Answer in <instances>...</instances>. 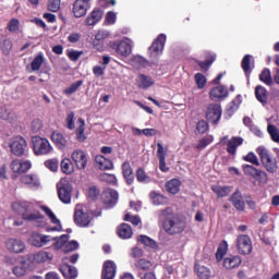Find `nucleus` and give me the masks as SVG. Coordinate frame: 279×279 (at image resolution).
I'll return each instance as SVG.
<instances>
[{
    "label": "nucleus",
    "mask_w": 279,
    "mask_h": 279,
    "mask_svg": "<svg viewBox=\"0 0 279 279\" xmlns=\"http://www.w3.org/2000/svg\"><path fill=\"white\" fill-rule=\"evenodd\" d=\"M238 252L241 255H250L253 251L252 240L246 234H240L236 239Z\"/></svg>",
    "instance_id": "8"
},
{
    "label": "nucleus",
    "mask_w": 279,
    "mask_h": 279,
    "mask_svg": "<svg viewBox=\"0 0 279 279\" xmlns=\"http://www.w3.org/2000/svg\"><path fill=\"white\" fill-rule=\"evenodd\" d=\"M243 144V138L232 137L227 144V151L234 156L239 146Z\"/></svg>",
    "instance_id": "33"
},
{
    "label": "nucleus",
    "mask_w": 279,
    "mask_h": 279,
    "mask_svg": "<svg viewBox=\"0 0 279 279\" xmlns=\"http://www.w3.org/2000/svg\"><path fill=\"white\" fill-rule=\"evenodd\" d=\"M118 238L130 240L133 236V229L129 223H121L117 229Z\"/></svg>",
    "instance_id": "24"
},
{
    "label": "nucleus",
    "mask_w": 279,
    "mask_h": 279,
    "mask_svg": "<svg viewBox=\"0 0 279 279\" xmlns=\"http://www.w3.org/2000/svg\"><path fill=\"white\" fill-rule=\"evenodd\" d=\"M228 251V244L226 241H222L216 252V259L217 262H221L223 256L227 254Z\"/></svg>",
    "instance_id": "42"
},
{
    "label": "nucleus",
    "mask_w": 279,
    "mask_h": 279,
    "mask_svg": "<svg viewBox=\"0 0 279 279\" xmlns=\"http://www.w3.org/2000/svg\"><path fill=\"white\" fill-rule=\"evenodd\" d=\"M211 143H213V136H205L198 141L196 148L204 149V148L208 147V145H210Z\"/></svg>",
    "instance_id": "54"
},
{
    "label": "nucleus",
    "mask_w": 279,
    "mask_h": 279,
    "mask_svg": "<svg viewBox=\"0 0 279 279\" xmlns=\"http://www.w3.org/2000/svg\"><path fill=\"white\" fill-rule=\"evenodd\" d=\"M229 96V90L225 85H219L210 89L209 98L211 100H223Z\"/></svg>",
    "instance_id": "18"
},
{
    "label": "nucleus",
    "mask_w": 279,
    "mask_h": 279,
    "mask_svg": "<svg viewBox=\"0 0 279 279\" xmlns=\"http://www.w3.org/2000/svg\"><path fill=\"white\" fill-rule=\"evenodd\" d=\"M256 181L260 183H267L268 182V175L265 171L259 170L256 172L255 178Z\"/></svg>",
    "instance_id": "60"
},
{
    "label": "nucleus",
    "mask_w": 279,
    "mask_h": 279,
    "mask_svg": "<svg viewBox=\"0 0 279 279\" xmlns=\"http://www.w3.org/2000/svg\"><path fill=\"white\" fill-rule=\"evenodd\" d=\"M149 198L154 206H166V204H169V198L156 191L149 193Z\"/></svg>",
    "instance_id": "28"
},
{
    "label": "nucleus",
    "mask_w": 279,
    "mask_h": 279,
    "mask_svg": "<svg viewBox=\"0 0 279 279\" xmlns=\"http://www.w3.org/2000/svg\"><path fill=\"white\" fill-rule=\"evenodd\" d=\"M241 66L243 69V72L245 73L246 77L250 78V75H251V72H252V70H251V56L250 54H245L243 57Z\"/></svg>",
    "instance_id": "41"
},
{
    "label": "nucleus",
    "mask_w": 279,
    "mask_h": 279,
    "mask_svg": "<svg viewBox=\"0 0 279 279\" xmlns=\"http://www.w3.org/2000/svg\"><path fill=\"white\" fill-rule=\"evenodd\" d=\"M104 16V12L100 9H95L86 19V25L88 27H94L97 23H100Z\"/></svg>",
    "instance_id": "25"
},
{
    "label": "nucleus",
    "mask_w": 279,
    "mask_h": 279,
    "mask_svg": "<svg viewBox=\"0 0 279 279\" xmlns=\"http://www.w3.org/2000/svg\"><path fill=\"white\" fill-rule=\"evenodd\" d=\"M123 221L130 222L134 227H138L142 223V220L138 216H132L131 214H125Z\"/></svg>",
    "instance_id": "50"
},
{
    "label": "nucleus",
    "mask_w": 279,
    "mask_h": 279,
    "mask_svg": "<svg viewBox=\"0 0 279 279\" xmlns=\"http://www.w3.org/2000/svg\"><path fill=\"white\" fill-rule=\"evenodd\" d=\"M90 8V0H76L73 4V14L75 19H82Z\"/></svg>",
    "instance_id": "14"
},
{
    "label": "nucleus",
    "mask_w": 279,
    "mask_h": 279,
    "mask_svg": "<svg viewBox=\"0 0 279 279\" xmlns=\"http://www.w3.org/2000/svg\"><path fill=\"white\" fill-rule=\"evenodd\" d=\"M157 216L162 222V230L169 236L183 234L187 228L186 220L182 216L174 214L171 207L159 209Z\"/></svg>",
    "instance_id": "1"
},
{
    "label": "nucleus",
    "mask_w": 279,
    "mask_h": 279,
    "mask_svg": "<svg viewBox=\"0 0 279 279\" xmlns=\"http://www.w3.org/2000/svg\"><path fill=\"white\" fill-rule=\"evenodd\" d=\"M20 182L31 189H38L40 186V180L36 174H23L20 177Z\"/></svg>",
    "instance_id": "21"
},
{
    "label": "nucleus",
    "mask_w": 279,
    "mask_h": 279,
    "mask_svg": "<svg viewBox=\"0 0 279 279\" xmlns=\"http://www.w3.org/2000/svg\"><path fill=\"white\" fill-rule=\"evenodd\" d=\"M61 171L65 174H71L74 171V165L69 158L61 161Z\"/></svg>",
    "instance_id": "40"
},
{
    "label": "nucleus",
    "mask_w": 279,
    "mask_h": 279,
    "mask_svg": "<svg viewBox=\"0 0 279 279\" xmlns=\"http://www.w3.org/2000/svg\"><path fill=\"white\" fill-rule=\"evenodd\" d=\"M95 161L99 165L101 170H112L114 168L113 162L101 155L96 156Z\"/></svg>",
    "instance_id": "34"
},
{
    "label": "nucleus",
    "mask_w": 279,
    "mask_h": 279,
    "mask_svg": "<svg viewBox=\"0 0 279 279\" xmlns=\"http://www.w3.org/2000/svg\"><path fill=\"white\" fill-rule=\"evenodd\" d=\"M12 155L21 157L25 155V149L27 148V141L23 136H15L12 138L9 145Z\"/></svg>",
    "instance_id": "7"
},
{
    "label": "nucleus",
    "mask_w": 279,
    "mask_h": 279,
    "mask_svg": "<svg viewBox=\"0 0 279 279\" xmlns=\"http://www.w3.org/2000/svg\"><path fill=\"white\" fill-rule=\"evenodd\" d=\"M80 247V244L77 243V241H70L68 242L64 247H63V251L64 253H71V252H74L76 250H78Z\"/></svg>",
    "instance_id": "55"
},
{
    "label": "nucleus",
    "mask_w": 279,
    "mask_h": 279,
    "mask_svg": "<svg viewBox=\"0 0 279 279\" xmlns=\"http://www.w3.org/2000/svg\"><path fill=\"white\" fill-rule=\"evenodd\" d=\"M61 7V0H48L47 8L51 12H58Z\"/></svg>",
    "instance_id": "56"
},
{
    "label": "nucleus",
    "mask_w": 279,
    "mask_h": 279,
    "mask_svg": "<svg viewBox=\"0 0 279 279\" xmlns=\"http://www.w3.org/2000/svg\"><path fill=\"white\" fill-rule=\"evenodd\" d=\"M28 242L32 246L41 248L46 246L49 242H51L50 235L40 234L38 232H33L29 236Z\"/></svg>",
    "instance_id": "13"
},
{
    "label": "nucleus",
    "mask_w": 279,
    "mask_h": 279,
    "mask_svg": "<svg viewBox=\"0 0 279 279\" xmlns=\"http://www.w3.org/2000/svg\"><path fill=\"white\" fill-rule=\"evenodd\" d=\"M213 191L219 196V197H226L230 194L232 189L230 186H214Z\"/></svg>",
    "instance_id": "48"
},
{
    "label": "nucleus",
    "mask_w": 279,
    "mask_h": 279,
    "mask_svg": "<svg viewBox=\"0 0 279 279\" xmlns=\"http://www.w3.org/2000/svg\"><path fill=\"white\" fill-rule=\"evenodd\" d=\"M83 85V80H78L74 83L71 84V86L66 87L64 89V94L70 96L73 95L74 93H76L78 90V88Z\"/></svg>",
    "instance_id": "47"
},
{
    "label": "nucleus",
    "mask_w": 279,
    "mask_h": 279,
    "mask_svg": "<svg viewBox=\"0 0 279 279\" xmlns=\"http://www.w3.org/2000/svg\"><path fill=\"white\" fill-rule=\"evenodd\" d=\"M60 271L65 279H75L77 277V269L74 266L63 264Z\"/></svg>",
    "instance_id": "30"
},
{
    "label": "nucleus",
    "mask_w": 279,
    "mask_h": 279,
    "mask_svg": "<svg viewBox=\"0 0 279 279\" xmlns=\"http://www.w3.org/2000/svg\"><path fill=\"white\" fill-rule=\"evenodd\" d=\"M167 43V36L165 34H160L157 38L153 41L150 47L148 48V53L151 59H158L165 49Z\"/></svg>",
    "instance_id": "4"
},
{
    "label": "nucleus",
    "mask_w": 279,
    "mask_h": 279,
    "mask_svg": "<svg viewBox=\"0 0 279 279\" xmlns=\"http://www.w3.org/2000/svg\"><path fill=\"white\" fill-rule=\"evenodd\" d=\"M259 80L267 86H272L274 84L271 71L268 68L264 69L263 72L259 74Z\"/></svg>",
    "instance_id": "38"
},
{
    "label": "nucleus",
    "mask_w": 279,
    "mask_h": 279,
    "mask_svg": "<svg viewBox=\"0 0 279 279\" xmlns=\"http://www.w3.org/2000/svg\"><path fill=\"white\" fill-rule=\"evenodd\" d=\"M196 130L198 133L205 134L208 132V122H206V120H199V122L196 124Z\"/></svg>",
    "instance_id": "62"
},
{
    "label": "nucleus",
    "mask_w": 279,
    "mask_h": 279,
    "mask_svg": "<svg viewBox=\"0 0 279 279\" xmlns=\"http://www.w3.org/2000/svg\"><path fill=\"white\" fill-rule=\"evenodd\" d=\"M12 210L22 216V219L27 222H34L36 228H44L47 225L46 217L39 211L34 210V203L28 201L15 202L12 204Z\"/></svg>",
    "instance_id": "2"
},
{
    "label": "nucleus",
    "mask_w": 279,
    "mask_h": 279,
    "mask_svg": "<svg viewBox=\"0 0 279 279\" xmlns=\"http://www.w3.org/2000/svg\"><path fill=\"white\" fill-rule=\"evenodd\" d=\"M78 122H81V124H80V128L76 130V137L80 143H83L87 138L86 135L84 134L85 122H84V120H82V118H80Z\"/></svg>",
    "instance_id": "46"
},
{
    "label": "nucleus",
    "mask_w": 279,
    "mask_h": 279,
    "mask_svg": "<svg viewBox=\"0 0 279 279\" xmlns=\"http://www.w3.org/2000/svg\"><path fill=\"white\" fill-rule=\"evenodd\" d=\"M71 158L78 170H84L87 167L88 156L84 150L75 149L72 153Z\"/></svg>",
    "instance_id": "10"
},
{
    "label": "nucleus",
    "mask_w": 279,
    "mask_h": 279,
    "mask_svg": "<svg viewBox=\"0 0 279 279\" xmlns=\"http://www.w3.org/2000/svg\"><path fill=\"white\" fill-rule=\"evenodd\" d=\"M13 49V41L11 39H4L1 44V51L4 56H9Z\"/></svg>",
    "instance_id": "49"
},
{
    "label": "nucleus",
    "mask_w": 279,
    "mask_h": 279,
    "mask_svg": "<svg viewBox=\"0 0 279 279\" xmlns=\"http://www.w3.org/2000/svg\"><path fill=\"white\" fill-rule=\"evenodd\" d=\"M215 60H216V56L209 53L206 57L205 61L197 60L196 63L201 68L202 71L208 72V70H210V66L213 65V63H215Z\"/></svg>",
    "instance_id": "35"
},
{
    "label": "nucleus",
    "mask_w": 279,
    "mask_h": 279,
    "mask_svg": "<svg viewBox=\"0 0 279 279\" xmlns=\"http://www.w3.org/2000/svg\"><path fill=\"white\" fill-rule=\"evenodd\" d=\"M58 196L62 204H71L73 187L69 182L60 183L57 185Z\"/></svg>",
    "instance_id": "9"
},
{
    "label": "nucleus",
    "mask_w": 279,
    "mask_h": 279,
    "mask_svg": "<svg viewBox=\"0 0 279 279\" xmlns=\"http://www.w3.org/2000/svg\"><path fill=\"white\" fill-rule=\"evenodd\" d=\"M168 148H165L161 143H157V158L159 160V170L161 172H169L170 168L167 167Z\"/></svg>",
    "instance_id": "15"
},
{
    "label": "nucleus",
    "mask_w": 279,
    "mask_h": 279,
    "mask_svg": "<svg viewBox=\"0 0 279 279\" xmlns=\"http://www.w3.org/2000/svg\"><path fill=\"white\" fill-rule=\"evenodd\" d=\"M256 153L259 155L263 166L270 173H275L278 169V162L276 158L272 157L270 151L264 146H260L256 149Z\"/></svg>",
    "instance_id": "3"
},
{
    "label": "nucleus",
    "mask_w": 279,
    "mask_h": 279,
    "mask_svg": "<svg viewBox=\"0 0 279 279\" xmlns=\"http://www.w3.org/2000/svg\"><path fill=\"white\" fill-rule=\"evenodd\" d=\"M51 140L56 144V146L60 149H63L66 146V140L60 132L54 131L51 134Z\"/></svg>",
    "instance_id": "36"
},
{
    "label": "nucleus",
    "mask_w": 279,
    "mask_h": 279,
    "mask_svg": "<svg viewBox=\"0 0 279 279\" xmlns=\"http://www.w3.org/2000/svg\"><path fill=\"white\" fill-rule=\"evenodd\" d=\"M243 159L247 162L255 165V166H260L259 160L254 153H248Z\"/></svg>",
    "instance_id": "64"
},
{
    "label": "nucleus",
    "mask_w": 279,
    "mask_h": 279,
    "mask_svg": "<svg viewBox=\"0 0 279 279\" xmlns=\"http://www.w3.org/2000/svg\"><path fill=\"white\" fill-rule=\"evenodd\" d=\"M122 175L128 185H132L135 181L133 168L129 161L122 163Z\"/></svg>",
    "instance_id": "22"
},
{
    "label": "nucleus",
    "mask_w": 279,
    "mask_h": 279,
    "mask_svg": "<svg viewBox=\"0 0 279 279\" xmlns=\"http://www.w3.org/2000/svg\"><path fill=\"white\" fill-rule=\"evenodd\" d=\"M5 247L10 253L23 254L25 252V242L21 239H8L5 242Z\"/></svg>",
    "instance_id": "12"
},
{
    "label": "nucleus",
    "mask_w": 279,
    "mask_h": 279,
    "mask_svg": "<svg viewBox=\"0 0 279 279\" xmlns=\"http://www.w3.org/2000/svg\"><path fill=\"white\" fill-rule=\"evenodd\" d=\"M230 202L232 203V206H234L236 210H240V211L244 210L245 203L242 198V194L239 191L232 194V196L230 197Z\"/></svg>",
    "instance_id": "31"
},
{
    "label": "nucleus",
    "mask_w": 279,
    "mask_h": 279,
    "mask_svg": "<svg viewBox=\"0 0 279 279\" xmlns=\"http://www.w3.org/2000/svg\"><path fill=\"white\" fill-rule=\"evenodd\" d=\"M111 49L116 50V53L123 58H128L132 53V46L124 40L111 43Z\"/></svg>",
    "instance_id": "11"
},
{
    "label": "nucleus",
    "mask_w": 279,
    "mask_h": 279,
    "mask_svg": "<svg viewBox=\"0 0 279 279\" xmlns=\"http://www.w3.org/2000/svg\"><path fill=\"white\" fill-rule=\"evenodd\" d=\"M21 25V22L19 21V19H12L7 26V29H9V32H19V26Z\"/></svg>",
    "instance_id": "58"
},
{
    "label": "nucleus",
    "mask_w": 279,
    "mask_h": 279,
    "mask_svg": "<svg viewBox=\"0 0 279 279\" xmlns=\"http://www.w3.org/2000/svg\"><path fill=\"white\" fill-rule=\"evenodd\" d=\"M222 114L221 105L219 102H213L207 106L205 118L213 124H217Z\"/></svg>",
    "instance_id": "6"
},
{
    "label": "nucleus",
    "mask_w": 279,
    "mask_h": 279,
    "mask_svg": "<svg viewBox=\"0 0 279 279\" xmlns=\"http://www.w3.org/2000/svg\"><path fill=\"white\" fill-rule=\"evenodd\" d=\"M267 131L275 143H279V130L275 124H268Z\"/></svg>",
    "instance_id": "52"
},
{
    "label": "nucleus",
    "mask_w": 279,
    "mask_h": 279,
    "mask_svg": "<svg viewBox=\"0 0 279 279\" xmlns=\"http://www.w3.org/2000/svg\"><path fill=\"white\" fill-rule=\"evenodd\" d=\"M138 271H147L153 267V263L146 258H140L134 263Z\"/></svg>",
    "instance_id": "37"
},
{
    "label": "nucleus",
    "mask_w": 279,
    "mask_h": 279,
    "mask_svg": "<svg viewBox=\"0 0 279 279\" xmlns=\"http://www.w3.org/2000/svg\"><path fill=\"white\" fill-rule=\"evenodd\" d=\"M117 21V14L112 11L107 12V15L105 16V23L107 25H114Z\"/></svg>",
    "instance_id": "63"
},
{
    "label": "nucleus",
    "mask_w": 279,
    "mask_h": 279,
    "mask_svg": "<svg viewBox=\"0 0 279 279\" xmlns=\"http://www.w3.org/2000/svg\"><path fill=\"white\" fill-rule=\"evenodd\" d=\"M135 177L137 182L141 183H149L150 182V177L147 175V173L145 172V170L143 168H138L135 172Z\"/></svg>",
    "instance_id": "45"
},
{
    "label": "nucleus",
    "mask_w": 279,
    "mask_h": 279,
    "mask_svg": "<svg viewBox=\"0 0 279 279\" xmlns=\"http://www.w3.org/2000/svg\"><path fill=\"white\" fill-rule=\"evenodd\" d=\"M155 85V81L153 77L146 74H140L137 76V87L142 89H148L149 87Z\"/></svg>",
    "instance_id": "29"
},
{
    "label": "nucleus",
    "mask_w": 279,
    "mask_h": 279,
    "mask_svg": "<svg viewBox=\"0 0 279 279\" xmlns=\"http://www.w3.org/2000/svg\"><path fill=\"white\" fill-rule=\"evenodd\" d=\"M92 222L90 216L84 213L82 209H77L74 213V223L80 228H87Z\"/></svg>",
    "instance_id": "17"
},
{
    "label": "nucleus",
    "mask_w": 279,
    "mask_h": 279,
    "mask_svg": "<svg viewBox=\"0 0 279 279\" xmlns=\"http://www.w3.org/2000/svg\"><path fill=\"white\" fill-rule=\"evenodd\" d=\"M31 258L36 264H43L49 260H52L53 255L51 253L39 251L31 255Z\"/></svg>",
    "instance_id": "26"
},
{
    "label": "nucleus",
    "mask_w": 279,
    "mask_h": 279,
    "mask_svg": "<svg viewBox=\"0 0 279 279\" xmlns=\"http://www.w3.org/2000/svg\"><path fill=\"white\" fill-rule=\"evenodd\" d=\"M242 259L239 255H229L223 258L222 265L226 270H233L240 267Z\"/></svg>",
    "instance_id": "19"
},
{
    "label": "nucleus",
    "mask_w": 279,
    "mask_h": 279,
    "mask_svg": "<svg viewBox=\"0 0 279 279\" xmlns=\"http://www.w3.org/2000/svg\"><path fill=\"white\" fill-rule=\"evenodd\" d=\"M194 272L198 279H210L213 277V270L209 267L195 263Z\"/></svg>",
    "instance_id": "23"
},
{
    "label": "nucleus",
    "mask_w": 279,
    "mask_h": 279,
    "mask_svg": "<svg viewBox=\"0 0 279 279\" xmlns=\"http://www.w3.org/2000/svg\"><path fill=\"white\" fill-rule=\"evenodd\" d=\"M100 181L102 182H107L108 184H111L113 186L118 185V179L114 174H110V173H101L99 175Z\"/></svg>",
    "instance_id": "44"
},
{
    "label": "nucleus",
    "mask_w": 279,
    "mask_h": 279,
    "mask_svg": "<svg viewBox=\"0 0 279 279\" xmlns=\"http://www.w3.org/2000/svg\"><path fill=\"white\" fill-rule=\"evenodd\" d=\"M44 61H45L44 54H43V52H39V53L35 57V59L32 61V63H31V69H32V71H33V72L39 71L40 68H41V65H43V63H44Z\"/></svg>",
    "instance_id": "39"
},
{
    "label": "nucleus",
    "mask_w": 279,
    "mask_h": 279,
    "mask_svg": "<svg viewBox=\"0 0 279 279\" xmlns=\"http://www.w3.org/2000/svg\"><path fill=\"white\" fill-rule=\"evenodd\" d=\"M117 274V265L113 260L107 259L104 262L101 279H114Z\"/></svg>",
    "instance_id": "16"
},
{
    "label": "nucleus",
    "mask_w": 279,
    "mask_h": 279,
    "mask_svg": "<svg viewBox=\"0 0 279 279\" xmlns=\"http://www.w3.org/2000/svg\"><path fill=\"white\" fill-rule=\"evenodd\" d=\"M119 199V193L116 190L104 192L102 202L107 208H114Z\"/></svg>",
    "instance_id": "20"
},
{
    "label": "nucleus",
    "mask_w": 279,
    "mask_h": 279,
    "mask_svg": "<svg viewBox=\"0 0 279 279\" xmlns=\"http://www.w3.org/2000/svg\"><path fill=\"white\" fill-rule=\"evenodd\" d=\"M32 142H33V150L36 156L49 155L52 150L50 143L46 138L34 136Z\"/></svg>",
    "instance_id": "5"
},
{
    "label": "nucleus",
    "mask_w": 279,
    "mask_h": 279,
    "mask_svg": "<svg viewBox=\"0 0 279 279\" xmlns=\"http://www.w3.org/2000/svg\"><path fill=\"white\" fill-rule=\"evenodd\" d=\"M258 170L259 169H256L255 167L250 166V165H244L243 166L244 174L250 175L253 179L256 177V173H257Z\"/></svg>",
    "instance_id": "57"
},
{
    "label": "nucleus",
    "mask_w": 279,
    "mask_h": 279,
    "mask_svg": "<svg viewBox=\"0 0 279 279\" xmlns=\"http://www.w3.org/2000/svg\"><path fill=\"white\" fill-rule=\"evenodd\" d=\"M255 97L260 104L266 105L268 102V90L266 87L263 85H257L255 87Z\"/></svg>",
    "instance_id": "32"
},
{
    "label": "nucleus",
    "mask_w": 279,
    "mask_h": 279,
    "mask_svg": "<svg viewBox=\"0 0 279 279\" xmlns=\"http://www.w3.org/2000/svg\"><path fill=\"white\" fill-rule=\"evenodd\" d=\"M182 181L178 179H172L167 181L165 184L166 191L172 195H177L181 191Z\"/></svg>",
    "instance_id": "27"
},
{
    "label": "nucleus",
    "mask_w": 279,
    "mask_h": 279,
    "mask_svg": "<svg viewBox=\"0 0 279 279\" xmlns=\"http://www.w3.org/2000/svg\"><path fill=\"white\" fill-rule=\"evenodd\" d=\"M256 181L260 183H267L268 182V175L265 171L259 170L256 172L255 178Z\"/></svg>",
    "instance_id": "61"
},
{
    "label": "nucleus",
    "mask_w": 279,
    "mask_h": 279,
    "mask_svg": "<svg viewBox=\"0 0 279 279\" xmlns=\"http://www.w3.org/2000/svg\"><path fill=\"white\" fill-rule=\"evenodd\" d=\"M41 210H44V213H46L47 217H49L52 225H60V220L56 217V215L49 207L41 206Z\"/></svg>",
    "instance_id": "53"
},
{
    "label": "nucleus",
    "mask_w": 279,
    "mask_h": 279,
    "mask_svg": "<svg viewBox=\"0 0 279 279\" xmlns=\"http://www.w3.org/2000/svg\"><path fill=\"white\" fill-rule=\"evenodd\" d=\"M241 104V95H238L230 104L229 112H235Z\"/></svg>",
    "instance_id": "59"
},
{
    "label": "nucleus",
    "mask_w": 279,
    "mask_h": 279,
    "mask_svg": "<svg viewBox=\"0 0 279 279\" xmlns=\"http://www.w3.org/2000/svg\"><path fill=\"white\" fill-rule=\"evenodd\" d=\"M194 80L198 89H204L206 87V75L203 73H196Z\"/></svg>",
    "instance_id": "51"
},
{
    "label": "nucleus",
    "mask_w": 279,
    "mask_h": 279,
    "mask_svg": "<svg viewBox=\"0 0 279 279\" xmlns=\"http://www.w3.org/2000/svg\"><path fill=\"white\" fill-rule=\"evenodd\" d=\"M137 242L143 244L144 246L150 247V248H155L157 246L156 241H154L153 239H150L147 235H140L137 238Z\"/></svg>",
    "instance_id": "43"
}]
</instances>
